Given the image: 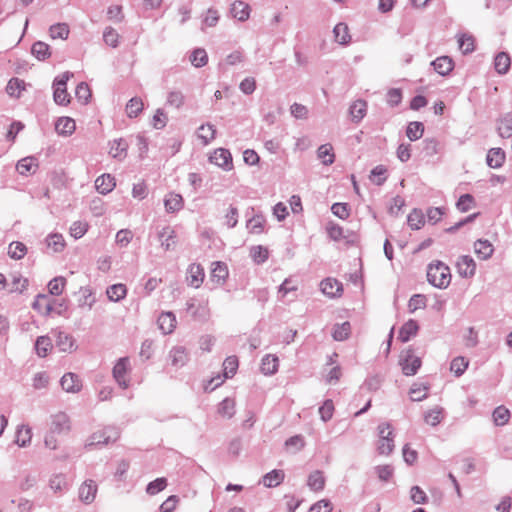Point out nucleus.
<instances>
[{
    "label": "nucleus",
    "instance_id": "12",
    "mask_svg": "<svg viewBox=\"0 0 512 512\" xmlns=\"http://www.w3.org/2000/svg\"><path fill=\"white\" fill-rule=\"evenodd\" d=\"M129 366L128 358H120L113 368V377L122 388L128 387V382L125 379Z\"/></svg>",
    "mask_w": 512,
    "mask_h": 512
},
{
    "label": "nucleus",
    "instance_id": "16",
    "mask_svg": "<svg viewBox=\"0 0 512 512\" xmlns=\"http://www.w3.org/2000/svg\"><path fill=\"white\" fill-rule=\"evenodd\" d=\"M474 252L481 260H488L494 252L492 243L488 240L479 239L474 243Z\"/></svg>",
    "mask_w": 512,
    "mask_h": 512
},
{
    "label": "nucleus",
    "instance_id": "57",
    "mask_svg": "<svg viewBox=\"0 0 512 512\" xmlns=\"http://www.w3.org/2000/svg\"><path fill=\"white\" fill-rule=\"evenodd\" d=\"M456 206L459 211L467 212L475 206L474 197L470 194H464L459 198Z\"/></svg>",
    "mask_w": 512,
    "mask_h": 512
},
{
    "label": "nucleus",
    "instance_id": "15",
    "mask_svg": "<svg viewBox=\"0 0 512 512\" xmlns=\"http://www.w3.org/2000/svg\"><path fill=\"white\" fill-rule=\"evenodd\" d=\"M321 291L329 297H338L342 293V284L333 278L324 279L321 284Z\"/></svg>",
    "mask_w": 512,
    "mask_h": 512
},
{
    "label": "nucleus",
    "instance_id": "33",
    "mask_svg": "<svg viewBox=\"0 0 512 512\" xmlns=\"http://www.w3.org/2000/svg\"><path fill=\"white\" fill-rule=\"evenodd\" d=\"M429 386L425 383H415L411 386L409 395L412 401H422L428 396Z\"/></svg>",
    "mask_w": 512,
    "mask_h": 512
},
{
    "label": "nucleus",
    "instance_id": "9",
    "mask_svg": "<svg viewBox=\"0 0 512 512\" xmlns=\"http://www.w3.org/2000/svg\"><path fill=\"white\" fill-rule=\"evenodd\" d=\"M456 268L458 274L463 278H472L476 272V263L472 257L464 255L459 257Z\"/></svg>",
    "mask_w": 512,
    "mask_h": 512
},
{
    "label": "nucleus",
    "instance_id": "52",
    "mask_svg": "<svg viewBox=\"0 0 512 512\" xmlns=\"http://www.w3.org/2000/svg\"><path fill=\"white\" fill-rule=\"evenodd\" d=\"M25 89V83L18 78H12L6 87L7 93L12 97H20V93Z\"/></svg>",
    "mask_w": 512,
    "mask_h": 512
},
{
    "label": "nucleus",
    "instance_id": "42",
    "mask_svg": "<svg viewBox=\"0 0 512 512\" xmlns=\"http://www.w3.org/2000/svg\"><path fill=\"white\" fill-rule=\"evenodd\" d=\"M52 349V342L47 336H40L35 343V350L38 356L45 357Z\"/></svg>",
    "mask_w": 512,
    "mask_h": 512
},
{
    "label": "nucleus",
    "instance_id": "7",
    "mask_svg": "<svg viewBox=\"0 0 512 512\" xmlns=\"http://www.w3.org/2000/svg\"><path fill=\"white\" fill-rule=\"evenodd\" d=\"M209 161L216 166L229 171L233 168L232 155L224 148L216 149L209 157Z\"/></svg>",
    "mask_w": 512,
    "mask_h": 512
},
{
    "label": "nucleus",
    "instance_id": "49",
    "mask_svg": "<svg viewBox=\"0 0 512 512\" xmlns=\"http://www.w3.org/2000/svg\"><path fill=\"white\" fill-rule=\"evenodd\" d=\"M56 345L60 348L61 351H71L74 345V341L72 336L67 333L59 332L56 338Z\"/></svg>",
    "mask_w": 512,
    "mask_h": 512
},
{
    "label": "nucleus",
    "instance_id": "63",
    "mask_svg": "<svg viewBox=\"0 0 512 512\" xmlns=\"http://www.w3.org/2000/svg\"><path fill=\"white\" fill-rule=\"evenodd\" d=\"M105 43L113 48L118 46L119 34L112 27H107L103 33Z\"/></svg>",
    "mask_w": 512,
    "mask_h": 512
},
{
    "label": "nucleus",
    "instance_id": "27",
    "mask_svg": "<svg viewBox=\"0 0 512 512\" xmlns=\"http://www.w3.org/2000/svg\"><path fill=\"white\" fill-rule=\"evenodd\" d=\"M32 438L31 428L27 425H20L16 431L15 443L19 447H26L30 444Z\"/></svg>",
    "mask_w": 512,
    "mask_h": 512
},
{
    "label": "nucleus",
    "instance_id": "38",
    "mask_svg": "<svg viewBox=\"0 0 512 512\" xmlns=\"http://www.w3.org/2000/svg\"><path fill=\"white\" fill-rule=\"evenodd\" d=\"M317 156L324 165H331L335 159L331 144L321 145L317 150Z\"/></svg>",
    "mask_w": 512,
    "mask_h": 512
},
{
    "label": "nucleus",
    "instance_id": "28",
    "mask_svg": "<svg viewBox=\"0 0 512 512\" xmlns=\"http://www.w3.org/2000/svg\"><path fill=\"white\" fill-rule=\"evenodd\" d=\"M510 65L511 59L507 53L500 52L496 55L494 59V67L499 74H506L510 69Z\"/></svg>",
    "mask_w": 512,
    "mask_h": 512
},
{
    "label": "nucleus",
    "instance_id": "17",
    "mask_svg": "<svg viewBox=\"0 0 512 512\" xmlns=\"http://www.w3.org/2000/svg\"><path fill=\"white\" fill-rule=\"evenodd\" d=\"M230 12L233 18L241 22L247 21L250 17V7L243 1H235L232 3Z\"/></svg>",
    "mask_w": 512,
    "mask_h": 512
},
{
    "label": "nucleus",
    "instance_id": "32",
    "mask_svg": "<svg viewBox=\"0 0 512 512\" xmlns=\"http://www.w3.org/2000/svg\"><path fill=\"white\" fill-rule=\"evenodd\" d=\"M164 204L167 212H176L183 207V198L179 194L170 193L166 196Z\"/></svg>",
    "mask_w": 512,
    "mask_h": 512
},
{
    "label": "nucleus",
    "instance_id": "21",
    "mask_svg": "<svg viewBox=\"0 0 512 512\" xmlns=\"http://www.w3.org/2000/svg\"><path fill=\"white\" fill-rule=\"evenodd\" d=\"M158 325L164 334H170L176 327V316L172 312L162 313L158 318Z\"/></svg>",
    "mask_w": 512,
    "mask_h": 512
},
{
    "label": "nucleus",
    "instance_id": "43",
    "mask_svg": "<svg viewBox=\"0 0 512 512\" xmlns=\"http://www.w3.org/2000/svg\"><path fill=\"white\" fill-rule=\"evenodd\" d=\"M143 110V102L139 97L131 98L126 105V114L129 118H134Z\"/></svg>",
    "mask_w": 512,
    "mask_h": 512
},
{
    "label": "nucleus",
    "instance_id": "19",
    "mask_svg": "<svg viewBox=\"0 0 512 512\" xmlns=\"http://www.w3.org/2000/svg\"><path fill=\"white\" fill-rule=\"evenodd\" d=\"M204 280V270L199 264H191L188 268L187 281L190 286L198 288Z\"/></svg>",
    "mask_w": 512,
    "mask_h": 512
},
{
    "label": "nucleus",
    "instance_id": "51",
    "mask_svg": "<svg viewBox=\"0 0 512 512\" xmlns=\"http://www.w3.org/2000/svg\"><path fill=\"white\" fill-rule=\"evenodd\" d=\"M50 36L53 39H67L69 35V27L66 23H58L52 25L49 29Z\"/></svg>",
    "mask_w": 512,
    "mask_h": 512
},
{
    "label": "nucleus",
    "instance_id": "56",
    "mask_svg": "<svg viewBox=\"0 0 512 512\" xmlns=\"http://www.w3.org/2000/svg\"><path fill=\"white\" fill-rule=\"evenodd\" d=\"M66 279L64 277H55L48 283L49 293L54 296H58L62 293Z\"/></svg>",
    "mask_w": 512,
    "mask_h": 512
},
{
    "label": "nucleus",
    "instance_id": "40",
    "mask_svg": "<svg viewBox=\"0 0 512 512\" xmlns=\"http://www.w3.org/2000/svg\"><path fill=\"white\" fill-rule=\"evenodd\" d=\"M351 333V326L349 322H343L341 324H336L333 328L332 336L336 341H344L346 340Z\"/></svg>",
    "mask_w": 512,
    "mask_h": 512
},
{
    "label": "nucleus",
    "instance_id": "18",
    "mask_svg": "<svg viewBox=\"0 0 512 512\" xmlns=\"http://www.w3.org/2000/svg\"><path fill=\"white\" fill-rule=\"evenodd\" d=\"M431 65L434 67V70L442 76L448 75L454 68V62L452 58L448 56L436 58Z\"/></svg>",
    "mask_w": 512,
    "mask_h": 512
},
{
    "label": "nucleus",
    "instance_id": "20",
    "mask_svg": "<svg viewBox=\"0 0 512 512\" xmlns=\"http://www.w3.org/2000/svg\"><path fill=\"white\" fill-rule=\"evenodd\" d=\"M55 129L59 135L70 136L76 129V123L70 117H60L55 124Z\"/></svg>",
    "mask_w": 512,
    "mask_h": 512
},
{
    "label": "nucleus",
    "instance_id": "31",
    "mask_svg": "<svg viewBox=\"0 0 512 512\" xmlns=\"http://www.w3.org/2000/svg\"><path fill=\"white\" fill-rule=\"evenodd\" d=\"M216 134V129L211 124L201 125L197 130V137L203 143V145H208L212 140H214Z\"/></svg>",
    "mask_w": 512,
    "mask_h": 512
},
{
    "label": "nucleus",
    "instance_id": "22",
    "mask_svg": "<svg viewBox=\"0 0 512 512\" xmlns=\"http://www.w3.org/2000/svg\"><path fill=\"white\" fill-rule=\"evenodd\" d=\"M367 103L364 100L354 101L349 108L351 119L355 123H359L366 115Z\"/></svg>",
    "mask_w": 512,
    "mask_h": 512
},
{
    "label": "nucleus",
    "instance_id": "36",
    "mask_svg": "<svg viewBox=\"0 0 512 512\" xmlns=\"http://www.w3.org/2000/svg\"><path fill=\"white\" fill-rule=\"evenodd\" d=\"M235 401L231 398H225L218 406V413L226 419H231L235 415Z\"/></svg>",
    "mask_w": 512,
    "mask_h": 512
},
{
    "label": "nucleus",
    "instance_id": "4",
    "mask_svg": "<svg viewBox=\"0 0 512 512\" xmlns=\"http://www.w3.org/2000/svg\"><path fill=\"white\" fill-rule=\"evenodd\" d=\"M119 431L115 427H105L94 432L87 440L86 446H99L114 443L119 438Z\"/></svg>",
    "mask_w": 512,
    "mask_h": 512
},
{
    "label": "nucleus",
    "instance_id": "11",
    "mask_svg": "<svg viewBox=\"0 0 512 512\" xmlns=\"http://www.w3.org/2000/svg\"><path fill=\"white\" fill-rule=\"evenodd\" d=\"M188 359V353L182 346L173 347L169 352L170 364L176 369L182 368Z\"/></svg>",
    "mask_w": 512,
    "mask_h": 512
},
{
    "label": "nucleus",
    "instance_id": "23",
    "mask_svg": "<svg viewBox=\"0 0 512 512\" xmlns=\"http://www.w3.org/2000/svg\"><path fill=\"white\" fill-rule=\"evenodd\" d=\"M115 185V179L110 174H103L99 176L95 181L96 189L101 194H107L111 192Z\"/></svg>",
    "mask_w": 512,
    "mask_h": 512
},
{
    "label": "nucleus",
    "instance_id": "58",
    "mask_svg": "<svg viewBox=\"0 0 512 512\" xmlns=\"http://www.w3.org/2000/svg\"><path fill=\"white\" fill-rule=\"evenodd\" d=\"M88 230V223L82 221H75L70 227V235L79 239L85 235Z\"/></svg>",
    "mask_w": 512,
    "mask_h": 512
},
{
    "label": "nucleus",
    "instance_id": "47",
    "mask_svg": "<svg viewBox=\"0 0 512 512\" xmlns=\"http://www.w3.org/2000/svg\"><path fill=\"white\" fill-rule=\"evenodd\" d=\"M27 252L26 246L22 242H12L8 247V255L12 259L20 260L22 259Z\"/></svg>",
    "mask_w": 512,
    "mask_h": 512
},
{
    "label": "nucleus",
    "instance_id": "35",
    "mask_svg": "<svg viewBox=\"0 0 512 512\" xmlns=\"http://www.w3.org/2000/svg\"><path fill=\"white\" fill-rule=\"evenodd\" d=\"M498 133L503 138H509L512 136V114L508 113L503 116L497 127Z\"/></svg>",
    "mask_w": 512,
    "mask_h": 512
},
{
    "label": "nucleus",
    "instance_id": "41",
    "mask_svg": "<svg viewBox=\"0 0 512 512\" xmlns=\"http://www.w3.org/2000/svg\"><path fill=\"white\" fill-rule=\"evenodd\" d=\"M227 276H228V270L224 263L216 262L213 264V268L211 271L212 281L220 284L226 279Z\"/></svg>",
    "mask_w": 512,
    "mask_h": 512
},
{
    "label": "nucleus",
    "instance_id": "5",
    "mask_svg": "<svg viewBox=\"0 0 512 512\" xmlns=\"http://www.w3.org/2000/svg\"><path fill=\"white\" fill-rule=\"evenodd\" d=\"M399 363L406 376H413L421 367L422 361L420 357L415 355L412 348H408L401 353Z\"/></svg>",
    "mask_w": 512,
    "mask_h": 512
},
{
    "label": "nucleus",
    "instance_id": "25",
    "mask_svg": "<svg viewBox=\"0 0 512 512\" xmlns=\"http://www.w3.org/2000/svg\"><path fill=\"white\" fill-rule=\"evenodd\" d=\"M128 145L123 139H116L111 142L109 154L113 158L123 160L127 155Z\"/></svg>",
    "mask_w": 512,
    "mask_h": 512
},
{
    "label": "nucleus",
    "instance_id": "26",
    "mask_svg": "<svg viewBox=\"0 0 512 512\" xmlns=\"http://www.w3.org/2000/svg\"><path fill=\"white\" fill-rule=\"evenodd\" d=\"M505 153L501 148H492L487 154V164L491 168H499L503 165Z\"/></svg>",
    "mask_w": 512,
    "mask_h": 512
},
{
    "label": "nucleus",
    "instance_id": "59",
    "mask_svg": "<svg viewBox=\"0 0 512 512\" xmlns=\"http://www.w3.org/2000/svg\"><path fill=\"white\" fill-rule=\"evenodd\" d=\"M184 101H185V96L183 95V93L181 91L175 90V91H171L168 93L167 103L170 106H173V107L179 109L180 107L183 106Z\"/></svg>",
    "mask_w": 512,
    "mask_h": 512
},
{
    "label": "nucleus",
    "instance_id": "46",
    "mask_svg": "<svg viewBox=\"0 0 512 512\" xmlns=\"http://www.w3.org/2000/svg\"><path fill=\"white\" fill-rule=\"evenodd\" d=\"M424 125L421 122H410L407 126L406 135L411 141H416L422 137Z\"/></svg>",
    "mask_w": 512,
    "mask_h": 512
},
{
    "label": "nucleus",
    "instance_id": "30",
    "mask_svg": "<svg viewBox=\"0 0 512 512\" xmlns=\"http://www.w3.org/2000/svg\"><path fill=\"white\" fill-rule=\"evenodd\" d=\"M279 360L275 355H266L262 359L261 371L265 375H273L277 372Z\"/></svg>",
    "mask_w": 512,
    "mask_h": 512
},
{
    "label": "nucleus",
    "instance_id": "62",
    "mask_svg": "<svg viewBox=\"0 0 512 512\" xmlns=\"http://www.w3.org/2000/svg\"><path fill=\"white\" fill-rule=\"evenodd\" d=\"M387 169L383 165H378L371 171L370 179L377 185H382L386 180Z\"/></svg>",
    "mask_w": 512,
    "mask_h": 512
},
{
    "label": "nucleus",
    "instance_id": "50",
    "mask_svg": "<svg viewBox=\"0 0 512 512\" xmlns=\"http://www.w3.org/2000/svg\"><path fill=\"white\" fill-rule=\"evenodd\" d=\"M27 287V280L20 275L15 274L12 276V281L8 283V291L10 293H22Z\"/></svg>",
    "mask_w": 512,
    "mask_h": 512
},
{
    "label": "nucleus",
    "instance_id": "48",
    "mask_svg": "<svg viewBox=\"0 0 512 512\" xmlns=\"http://www.w3.org/2000/svg\"><path fill=\"white\" fill-rule=\"evenodd\" d=\"M31 52L39 60H45L51 54L49 45L41 41L33 44Z\"/></svg>",
    "mask_w": 512,
    "mask_h": 512
},
{
    "label": "nucleus",
    "instance_id": "3",
    "mask_svg": "<svg viewBox=\"0 0 512 512\" xmlns=\"http://www.w3.org/2000/svg\"><path fill=\"white\" fill-rule=\"evenodd\" d=\"M72 74L70 72H64L55 78L53 82V98L58 105H67L70 103V95L67 92V81L70 79Z\"/></svg>",
    "mask_w": 512,
    "mask_h": 512
},
{
    "label": "nucleus",
    "instance_id": "37",
    "mask_svg": "<svg viewBox=\"0 0 512 512\" xmlns=\"http://www.w3.org/2000/svg\"><path fill=\"white\" fill-rule=\"evenodd\" d=\"M493 422L497 426H504L510 419V411L505 406H498L492 413Z\"/></svg>",
    "mask_w": 512,
    "mask_h": 512
},
{
    "label": "nucleus",
    "instance_id": "55",
    "mask_svg": "<svg viewBox=\"0 0 512 512\" xmlns=\"http://www.w3.org/2000/svg\"><path fill=\"white\" fill-rule=\"evenodd\" d=\"M468 360L464 357H456L452 360L450 364V370L455 374V376H461L468 367Z\"/></svg>",
    "mask_w": 512,
    "mask_h": 512
},
{
    "label": "nucleus",
    "instance_id": "6",
    "mask_svg": "<svg viewBox=\"0 0 512 512\" xmlns=\"http://www.w3.org/2000/svg\"><path fill=\"white\" fill-rule=\"evenodd\" d=\"M157 239L164 251H172L177 245V233L171 226H164L158 230Z\"/></svg>",
    "mask_w": 512,
    "mask_h": 512
},
{
    "label": "nucleus",
    "instance_id": "14",
    "mask_svg": "<svg viewBox=\"0 0 512 512\" xmlns=\"http://www.w3.org/2000/svg\"><path fill=\"white\" fill-rule=\"evenodd\" d=\"M98 487L96 482H82L79 487V499L85 504H90L94 501Z\"/></svg>",
    "mask_w": 512,
    "mask_h": 512
},
{
    "label": "nucleus",
    "instance_id": "64",
    "mask_svg": "<svg viewBox=\"0 0 512 512\" xmlns=\"http://www.w3.org/2000/svg\"><path fill=\"white\" fill-rule=\"evenodd\" d=\"M459 48L464 53H471L474 50V38L470 35H462L459 40Z\"/></svg>",
    "mask_w": 512,
    "mask_h": 512
},
{
    "label": "nucleus",
    "instance_id": "61",
    "mask_svg": "<svg viewBox=\"0 0 512 512\" xmlns=\"http://www.w3.org/2000/svg\"><path fill=\"white\" fill-rule=\"evenodd\" d=\"M223 366H224V376L226 378H230L235 374V372L237 370L238 359L234 356L228 357L225 359Z\"/></svg>",
    "mask_w": 512,
    "mask_h": 512
},
{
    "label": "nucleus",
    "instance_id": "45",
    "mask_svg": "<svg viewBox=\"0 0 512 512\" xmlns=\"http://www.w3.org/2000/svg\"><path fill=\"white\" fill-rule=\"evenodd\" d=\"M443 419V408L442 407H434L425 413L424 420L428 425L436 426Z\"/></svg>",
    "mask_w": 512,
    "mask_h": 512
},
{
    "label": "nucleus",
    "instance_id": "54",
    "mask_svg": "<svg viewBox=\"0 0 512 512\" xmlns=\"http://www.w3.org/2000/svg\"><path fill=\"white\" fill-rule=\"evenodd\" d=\"M425 223L424 215L421 210L414 209L408 215V224L412 229L418 230Z\"/></svg>",
    "mask_w": 512,
    "mask_h": 512
},
{
    "label": "nucleus",
    "instance_id": "13",
    "mask_svg": "<svg viewBox=\"0 0 512 512\" xmlns=\"http://www.w3.org/2000/svg\"><path fill=\"white\" fill-rule=\"evenodd\" d=\"M55 302L56 299H51L48 295L40 294L36 297L33 308L43 315H49L55 310Z\"/></svg>",
    "mask_w": 512,
    "mask_h": 512
},
{
    "label": "nucleus",
    "instance_id": "34",
    "mask_svg": "<svg viewBox=\"0 0 512 512\" xmlns=\"http://www.w3.org/2000/svg\"><path fill=\"white\" fill-rule=\"evenodd\" d=\"M333 33H334L336 42H338L341 45H347L351 40L348 26L344 23H338L334 27Z\"/></svg>",
    "mask_w": 512,
    "mask_h": 512
},
{
    "label": "nucleus",
    "instance_id": "53",
    "mask_svg": "<svg viewBox=\"0 0 512 512\" xmlns=\"http://www.w3.org/2000/svg\"><path fill=\"white\" fill-rule=\"evenodd\" d=\"M207 61H208L207 53L202 48L195 49L190 56L191 64L197 68L206 65Z\"/></svg>",
    "mask_w": 512,
    "mask_h": 512
},
{
    "label": "nucleus",
    "instance_id": "1",
    "mask_svg": "<svg viewBox=\"0 0 512 512\" xmlns=\"http://www.w3.org/2000/svg\"><path fill=\"white\" fill-rule=\"evenodd\" d=\"M427 280L437 288L448 287L451 282L450 268L441 261L430 263L427 269Z\"/></svg>",
    "mask_w": 512,
    "mask_h": 512
},
{
    "label": "nucleus",
    "instance_id": "2",
    "mask_svg": "<svg viewBox=\"0 0 512 512\" xmlns=\"http://www.w3.org/2000/svg\"><path fill=\"white\" fill-rule=\"evenodd\" d=\"M378 441L377 451L381 455H389L393 452L394 443V429L388 422L380 423L377 427Z\"/></svg>",
    "mask_w": 512,
    "mask_h": 512
},
{
    "label": "nucleus",
    "instance_id": "60",
    "mask_svg": "<svg viewBox=\"0 0 512 512\" xmlns=\"http://www.w3.org/2000/svg\"><path fill=\"white\" fill-rule=\"evenodd\" d=\"M334 413V404L332 400H326L323 405L319 408V414L322 421H329Z\"/></svg>",
    "mask_w": 512,
    "mask_h": 512
},
{
    "label": "nucleus",
    "instance_id": "10",
    "mask_svg": "<svg viewBox=\"0 0 512 512\" xmlns=\"http://www.w3.org/2000/svg\"><path fill=\"white\" fill-rule=\"evenodd\" d=\"M62 389L67 393H78L82 389V382L78 375L66 373L60 380Z\"/></svg>",
    "mask_w": 512,
    "mask_h": 512
},
{
    "label": "nucleus",
    "instance_id": "44",
    "mask_svg": "<svg viewBox=\"0 0 512 512\" xmlns=\"http://www.w3.org/2000/svg\"><path fill=\"white\" fill-rule=\"evenodd\" d=\"M36 167V161L32 157L23 158L19 160L16 165V169L21 175H26L28 173L34 172Z\"/></svg>",
    "mask_w": 512,
    "mask_h": 512
},
{
    "label": "nucleus",
    "instance_id": "24",
    "mask_svg": "<svg viewBox=\"0 0 512 512\" xmlns=\"http://www.w3.org/2000/svg\"><path fill=\"white\" fill-rule=\"evenodd\" d=\"M46 245L54 253L62 252L66 247V242L62 234L52 233L49 234L45 239Z\"/></svg>",
    "mask_w": 512,
    "mask_h": 512
},
{
    "label": "nucleus",
    "instance_id": "8",
    "mask_svg": "<svg viewBox=\"0 0 512 512\" xmlns=\"http://www.w3.org/2000/svg\"><path fill=\"white\" fill-rule=\"evenodd\" d=\"M70 419L66 413L58 412L52 416L50 430L52 433L63 434L70 431Z\"/></svg>",
    "mask_w": 512,
    "mask_h": 512
},
{
    "label": "nucleus",
    "instance_id": "39",
    "mask_svg": "<svg viewBox=\"0 0 512 512\" xmlns=\"http://www.w3.org/2000/svg\"><path fill=\"white\" fill-rule=\"evenodd\" d=\"M106 294L109 300L118 302L126 296L127 289L124 284H114L107 288Z\"/></svg>",
    "mask_w": 512,
    "mask_h": 512
},
{
    "label": "nucleus",
    "instance_id": "29",
    "mask_svg": "<svg viewBox=\"0 0 512 512\" xmlns=\"http://www.w3.org/2000/svg\"><path fill=\"white\" fill-rule=\"evenodd\" d=\"M419 327L415 320L410 319L400 329L399 339L402 342H407L412 336H415Z\"/></svg>",
    "mask_w": 512,
    "mask_h": 512
}]
</instances>
